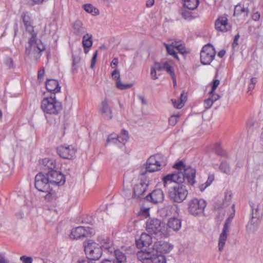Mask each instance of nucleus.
<instances>
[{
  "instance_id": "1",
  "label": "nucleus",
  "mask_w": 263,
  "mask_h": 263,
  "mask_svg": "<svg viewBox=\"0 0 263 263\" xmlns=\"http://www.w3.org/2000/svg\"><path fill=\"white\" fill-rule=\"evenodd\" d=\"M174 167L177 172L168 174L162 178L163 185L166 187L168 183L171 182L182 183L186 179L188 183L193 185L195 182L196 170L191 166L186 167L182 161L176 163Z\"/></svg>"
},
{
  "instance_id": "2",
  "label": "nucleus",
  "mask_w": 263,
  "mask_h": 263,
  "mask_svg": "<svg viewBox=\"0 0 263 263\" xmlns=\"http://www.w3.org/2000/svg\"><path fill=\"white\" fill-rule=\"evenodd\" d=\"M45 49V46L41 41H37L36 33H32L28 41V46L26 47L25 56L37 61L41 57L42 52Z\"/></svg>"
},
{
  "instance_id": "3",
  "label": "nucleus",
  "mask_w": 263,
  "mask_h": 263,
  "mask_svg": "<svg viewBox=\"0 0 263 263\" xmlns=\"http://www.w3.org/2000/svg\"><path fill=\"white\" fill-rule=\"evenodd\" d=\"M166 158L161 154H157L151 156L146 163V171L141 172V175L144 176L146 172H154L160 170L161 166L166 164Z\"/></svg>"
},
{
  "instance_id": "4",
  "label": "nucleus",
  "mask_w": 263,
  "mask_h": 263,
  "mask_svg": "<svg viewBox=\"0 0 263 263\" xmlns=\"http://www.w3.org/2000/svg\"><path fill=\"white\" fill-rule=\"evenodd\" d=\"M41 108L46 114L58 115L62 109L61 102L56 99L54 95L50 97L45 98L41 103Z\"/></svg>"
},
{
  "instance_id": "5",
  "label": "nucleus",
  "mask_w": 263,
  "mask_h": 263,
  "mask_svg": "<svg viewBox=\"0 0 263 263\" xmlns=\"http://www.w3.org/2000/svg\"><path fill=\"white\" fill-rule=\"evenodd\" d=\"M206 202L203 199L194 198L187 202V211L194 217H201L204 215V209Z\"/></svg>"
},
{
  "instance_id": "6",
  "label": "nucleus",
  "mask_w": 263,
  "mask_h": 263,
  "mask_svg": "<svg viewBox=\"0 0 263 263\" xmlns=\"http://www.w3.org/2000/svg\"><path fill=\"white\" fill-rule=\"evenodd\" d=\"M181 183H176L168 191V196L174 202L181 203L184 200L188 194L185 185Z\"/></svg>"
},
{
  "instance_id": "7",
  "label": "nucleus",
  "mask_w": 263,
  "mask_h": 263,
  "mask_svg": "<svg viewBox=\"0 0 263 263\" xmlns=\"http://www.w3.org/2000/svg\"><path fill=\"white\" fill-rule=\"evenodd\" d=\"M84 246V251L88 256L87 258L95 261L98 260L101 257L102 249L99 244L92 240H89Z\"/></svg>"
},
{
  "instance_id": "8",
  "label": "nucleus",
  "mask_w": 263,
  "mask_h": 263,
  "mask_svg": "<svg viewBox=\"0 0 263 263\" xmlns=\"http://www.w3.org/2000/svg\"><path fill=\"white\" fill-rule=\"evenodd\" d=\"M216 51L214 47L210 44L204 46L200 52V61L203 65L211 63L215 58Z\"/></svg>"
},
{
  "instance_id": "9",
  "label": "nucleus",
  "mask_w": 263,
  "mask_h": 263,
  "mask_svg": "<svg viewBox=\"0 0 263 263\" xmlns=\"http://www.w3.org/2000/svg\"><path fill=\"white\" fill-rule=\"evenodd\" d=\"M34 185L35 188L40 192H46L50 184L47 174L39 173L35 177Z\"/></svg>"
},
{
  "instance_id": "10",
  "label": "nucleus",
  "mask_w": 263,
  "mask_h": 263,
  "mask_svg": "<svg viewBox=\"0 0 263 263\" xmlns=\"http://www.w3.org/2000/svg\"><path fill=\"white\" fill-rule=\"evenodd\" d=\"M164 223L157 218H149L146 222L145 229L146 231L151 234H158L161 232Z\"/></svg>"
},
{
  "instance_id": "11",
  "label": "nucleus",
  "mask_w": 263,
  "mask_h": 263,
  "mask_svg": "<svg viewBox=\"0 0 263 263\" xmlns=\"http://www.w3.org/2000/svg\"><path fill=\"white\" fill-rule=\"evenodd\" d=\"M57 152L61 158L72 159L75 157L77 149L72 145L64 144L58 147Z\"/></svg>"
},
{
  "instance_id": "12",
  "label": "nucleus",
  "mask_w": 263,
  "mask_h": 263,
  "mask_svg": "<svg viewBox=\"0 0 263 263\" xmlns=\"http://www.w3.org/2000/svg\"><path fill=\"white\" fill-rule=\"evenodd\" d=\"M46 174L50 185L60 186L64 184L65 177L61 172L55 170H51Z\"/></svg>"
},
{
  "instance_id": "13",
  "label": "nucleus",
  "mask_w": 263,
  "mask_h": 263,
  "mask_svg": "<svg viewBox=\"0 0 263 263\" xmlns=\"http://www.w3.org/2000/svg\"><path fill=\"white\" fill-rule=\"evenodd\" d=\"M93 234V231L92 229L80 226L71 230L70 237L71 239H77L91 236Z\"/></svg>"
},
{
  "instance_id": "14",
  "label": "nucleus",
  "mask_w": 263,
  "mask_h": 263,
  "mask_svg": "<svg viewBox=\"0 0 263 263\" xmlns=\"http://www.w3.org/2000/svg\"><path fill=\"white\" fill-rule=\"evenodd\" d=\"M173 249V246L164 241H158L155 242L153 246V250L154 252L163 254L167 253Z\"/></svg>"
},
{
  "instance_id": "15",
  "label": "nucleus",
  "mask_w": 263,
  "mask_h": 263,
  "mask_svg": "<svg viewBox=\"0 0 263 263\" xmlns=\"http://www.w3.org/2000/svg\"><path fill=\"white\" fill-rule=\"evenodd\" d=\"M148 183L141 179V182L135 185L133 197L134 198H142L146 192Z\"/></svg>"
},
{
  "instance_id": "16",
  "label": "nucleus",
  "mask_w": 263,
  "mask_h": 263,
  "mask_svg": "<svg viewBox=\"0 0 263 263\" xmlns=\"http://www.w3.org/2000/svg\"><path fill=\"white\" fill-rule=\"evenodd\" d=\"M100 112L101 115L107 120H110L112 118V112L109 106L108 101L107 99H104L100 105Z\"/></svg>"
},
{
  "instance_id": "17",
  "label": "nucleus",
  "mask_w": 263,
  "mask_h": 263,
  "mask_svg": "<svg viewBox=\"0 0 263 263\" xmlns=\"http://www.w3.org/2000/svg\"><path fill=\"white\" fill-rule=\"evenodd\" d=\"M147 201H150L154 203L162 202L164 198L163 191L161 189H156L146 196Z\"/></svg>"
},
{
  "instance_id": "18",
  "label": "nucleus",
  "mask_w": 263,
  "mask_h": 263,
  "mask_svg": "<svg viewBox=\"0 0 263 263\" xmlns=\"http://www.w3.org/2000/svg\"><path fill=\"white\" fill-rule=\"evenodd\" d=\"M143 251L145 254L148 255L147 258L152 263H166V258L164 255L154 252V251L147 250Z\"/></svg>"
},
{
  "instance_id": "19",
  "label": "nucleus",
  "mask_w": 263,
  "mask_h": 263,
  "mask_svg": "<svg viewBox=\"0 0 263 263\" xmlns=\"http://www.w3.org/2000/svg\"><path fill=\"white\" fill-rule=\"evenodd\" d=\"M99 241H100L102 249V251H107L109 253H112L115 250L113 247V242L111 240L107 237L100 236L99 237Z\"/></svg>"
},
{
  "instance_id": "20",
  "label": "nucleus",
  "mask_w": 263,
  "mask_h": 263,
  "mask_svg": "<svg viewBox=\"0 0 263 263\" xmlns=\"http://www.w3.org/2000/svg\"><path fill=\"white\" fill-rule=\"evenodd\" d=\"M152 242V238L151 235L145 233H142L139 239L136 240V243L138 248L149 247Z\"/></svg>"
},
{
  "instance_id": "21",
  "label": "nucleus",
  "mask_w": 263,
  "mask_h": 263,
  "mask_svg": "<svg viewBox=\"0 0 263 263\" xmlns=\"http://www.w3.org/2000/svg\"><path fill=\"white\" fill-rule=\"evenodd\" d=\"M21 18L25 26L26 29L31 35L32 33H35L32 26V21L31 19L30 14L28 12H23L21 14Z\"/></svg>"
},
{
  "instance_id": "22",
  "label": "nucleus",
  "mask_w": 263,
  "mask_h": 263,
  "mask_svg": "<svg viewBox=\"0 0 263 263\" xmlns=\"http://www.w3.org/2000/svg\"><path fill=\"white\" fill-rule=\"evenodd\" d=\"M215 28L219 31L226 32L230 29V26L228 23L226 16L219 17L215 22Z\"/></svg>"
},
{
  "instance_id": "23",
  "label": "nucleus",
  "mask_w": 263,
  "mask_h": 263,
  "mask_svg": "<svg viewBox=\"0 0 263 263\" xmlns=\"http://www.w3.org/2000/svg\"><path fill=\"white\" fill-rule=\"evenodd\" d=\"M111 76L113 79L116 80V87L119 89H126L132 87L133 86V84H124L121 82L120 80V71L117 69H115L112 71Z\"/></svg>"
},
{
  "instance_id": "24",
  "label": "nucleus",
  "mask_w": 263,
  "mask_h": 263,
  "mask_svg": "<svg viewBox=\"0 0 263 263\" xmlns=\"http://www.w3.org/2000/svg\"><path fill=\"white\" fill-rule=\"evenodd\" d=\"M46 87L48 91L52 92L54 95L55 93L60 92L61 90L58 81L54 79L47 80L46 83Z\"/></svg>"
},
{
  "instance_id": "25",
  "label": "nucleus",
  "mask_w": 263,
  "mask_h": 263,
  "mask_svg": "<svg viewBox=\"0 0 263 263\" xmlns=\"http://www.w3.org/2000/svg\"><path fill=\"white\" fill-rule=\"evenodd\" d=\"M260 222V216H252L251 220L247 226V229L249 232H255Z\"/></svg>"
},
{
  "instance_id": "26",
  "label": "nucleus",
  "mask_w": 263,
  "mask_h": 263,
  "mask_svg": "<svg viewBox=\"0 0 263 263\" xmlns=\"http://www.w3.org/2000/svg\"><path fill=\"white\" fill-rule=\"evenodd\" d=\"M44 192L46 193L44 196V199L47 202H54L58 198L57 191L52 187H49L46 192Z\"/></svg>"
},
{
  "instance_id": "27",
  "label": "nucleus",
  "mask_w": 263,
  "mask_h": 263,
  "mask_svg": "<svg viewBox=\"0 0 263 263\" xmlns=\"http://www.w3.org/2000/svg\"><path fill=\"white\" fill-rule=\"evenodd\" d=\"M40 164L42 165L43 169H48L49 171L54 170L56 164L54 160L49 158H45L42 160Z\"/></svg>"
},
{
  "instance_id": "28",
  "label": "nucleus",
  "mask_w": 263,
  "mask_h": 263,
  "mask_svg": "<svg viewBox=\"0 0 263 263\" xmlns=\"http://www.w3.org/2000/svg\"><path fill=\"white\" fill-rule=\"evenodd\" d=\"M167 227L174 231H178L181 227L180 219L176 218H171L167 222Z\"/></svg>"
},
{
  "instance_id": "29",
  "label": "nucleus",
  "mask_w": 263,
  "mask_h": 263,
  "mask_svg": "<svg viewBox=\"0 0 263 263\" xmlns=\"http://www.w3.org/2000/svg\"><path fill=\"white\" fill-rule=\"evenodd\" d=\"M249 9L245 8L243 5L241 4L237 5L234 8V15H239L243 14L244 17H246L249 14Z\"/></svg>"
},
{
  "instance_id": "30",
  "label": "nucleus",
  "mask_w": 263,
  "mask_h": 263,
  "mask_svg": "<svg viewBox=\"0 0 263 263\" xmlns=\"http://www.w3.org/2000/svg\"><path fill=\"white\" fill-rule=\"evenodd\" d=\"M73 33L77 35H81L85 32V28L83 24L79 20L76 21L73 25Z\"/></svg>"
},
{
  "instance_id": "31",
  "label": "nucleus",
  "mask_w": 263,
  "mask_h": 263,
  "mask_svg": "<svg viewBox=\"0 0 263 263\" xmlns=\"http://www.w3.org/2000/svg\"><path fill=\"white\" fill-rule=\"evenodd\" d=\"M113 252L116 258V263H125L126 257L122 251L119 250H115Z\"/></svg>"
},
{
  "instance_id": "32",
  "label": "nucleus",
  "mask_w": 263,
  "mask_h": 263,
  "mask_svg": "<svg viewBox=\"0 0 263 263\" xmlns=\"http://www.w3.org/2000/svg\"><path fill=\"white\" fill-rule=\"evenodd\" d=\"M228 233V232H227L222 231V232L220 235L218 243V249L220 251H222L223 249L224 246L227 239Z\"/></svg>"
},
{
  "instance_id": "33",
  "label": "nucleus",
  "mask_w": 263,
  "mask_h": 263,
  "mask_svg": "<svg viewBox=\"0 0 263 263\" xmlns=\"http://www.w3.org/2000/svg\"><path fill=\"white\" fill-rule=\"evenodd\" d=\"M199 0H184V5L190 10H194L199 5Z\"/></svg>"
},
{
  "instance_id": "34",
  "label": "nucleus",
  "mask_w": 263,
  "mask_h": 263,
  "mask_svg": "<svg viewBox=\"0 0 263 263\" xmlns=\"http://www.w3.org/2000/svg\"><path fill=\"white\" fill-rule=\"evenodd\" d=\"M179 100V102L178 104H176L177 100L176 99H172V102L174 107L178 109L181 108L184 106L186 101V97L184 96L183 93H181Z\"/></svg>"
},
{
  "instance_id": "35",
  "label": "nucleus",
  "mask_w": 263,
  "mask_h": 263,
  "mask_svg": "<svg viewBox=\"0 0 263 263\" xmlns=\"http://www.w3.org/2000/svg\"><path fill=\"white\" fill-rule=\"evenodd\" d=\"M137 258L138 260L141 262V263H152L151 260L147 258L148 255L144 254L143 251H138L137 253Z\"/></svg>"
},
{
  "instance_id": "36",
  "label": "nucleus",
  "mask_w": 263,
  "mask_h": 263,
  "mask_svg": "<svg viewBox=\"0 0 263 263\" xmlns=\"http://www.w3.org/2000/svg\"><path fill=\"white\" fill-rule=\"evenodd\" d=\"M214 180V175L213 174L209 175L206 182L199 185L200 191L201 192L203 191L207 187L211 185Z\"/></svg>"
},
{
  "instance_id": "37",
  "label": "nucleus",
  "mask_w": 263,
  "mask_h": 263,
  "mask_svg": "<svg viewBox=\"0 0 263 263\" xmlns=\"http://www.w3.org/2000/svg\"><path fill=\"white\" fill-rule=\"evenodd\" d=\"M83 8L87 12L91 13L92 15H97L99 13V10L94 7L91 4H85L83 6Z\"/></svg>"
},
{
  "instance_id": "38",
  "label": "nucleus",
  "mask_w": 263,
  "mask_h": 263,
  "mask_svg": "<svg viewBox=\"0 0 263 263\" xmlns=\"http://www.w3.org/2000/svg\"><path fill=\"white\" fill-rule=\"evenodd\" d=\"M92 35L87 33L83 37V45L84 47L90 48L92 45Z\"/></svg>"
},
{
  "instance_id": "39",
  "label": "nucleus",
  "mask_w": 263,
  "mask_h": 263,
  "mask_svg": "<svg viewBox=\"0 0 263 263\" xmlns=\"http://www.w3.org/2000/svg\"><path fill=\"white\" fill-rule=\"evenodd\" d=\"M164 45L165 46L167 52L169 54L172 55L174 58L178 60L179 58L177 53L175 50V46H173V43L171 45L164 43Z\"/></svg>"
},
{
  "instance_id": "40",
  "label": "nucleus",
  "mask_w": 263,
  "mask_h": 263,
  "mask_svg": "<svg viewBox=\"0 0 263 263\" xmlns=\"http://www.w3.org/2000/svg\"><path fill=\"white\" fill-rule=\"evenodd\" d=\"M128 139V133L125 129H122L119 136H118V141L119 143L125 144Z\"/></svg>"
},
{
  "instance_id": "41",
  "label": "nucleus",
  "mask_w": 263,
  "mask_h": 263,
  "mask_svg": "<svg viewBox=\"0 0 263 263\" xmlns=\"http://www.w3.org/2000/svg\"><path fill=\"white\" fill-rule=\"evenodd\" d=\"M220 170L224 174L229 175L231 172L230 164L226 161H222L219 166Z\"/></svg>"
},
{
  "instance_id": "42",
  "label": "nucleus",
  "mask_w": 263,
  "mask_h": 263,
  "mask_svg": "<svg viewBox=\"0 0 263 263\" xmlns=\"http://www.w3.org/2000/svg\"><path fill=\"white\" fill-rule=\"evenodd\" d=\"M163 69L165 70L170 75L173 80L175 81V74L173 70V67L167 63L163 64Z\"/></svg>"
},
{
  "instance_id": "43",
  "label": "nucleus",
  "mask_w": 263,
  "mask_h": 263,
  "mask_svg": "<svg viewBox=\"0 0 263 263\" xmlns=\"http://www.w3.org/2000/svg\"><path fill=\"white\" fill-rule=\"evenodd\" d=\"M118 136L115 134H110L108 136L106 141V144L109 143H112L115 144H118Z\"/></svg>"
},
{
  "instance_id": "44",
  "label": "nucleus",
  "mask_w": 263,
  "mask_h": 263,
  "mask_svg": "<svg viewBox=\"0 0 263 263\" xmlns=\"http://www.w3.org/2000/svg\"><path fill=\"white\" fill-rule=\"evenodd\" d=\"M173 46H175V49L181 54H184L186 52V48L183 45L178 44L176 42H173Z\"/></svg>"
},
{
  "instance_id": "45",
  "label": "nucleus",
  "mask_w": 263,
  "mask_h": 263,
  "mask_svg": "<svg viewBox=\"0 0 263 263\" xmlns=\"http://www.w3.org/2000/svg\"><path fill=\"white\" fill-rule=\"evenodd\" d=\"M72 71L76 70L78 67V64L80 61V58L78 56H75L74 55H72Z\"/></svg>"
},
{
  "instance_id": "46",
  "label": "nucleus",
  "mask_w": 263,
  "mask_h": 263,
  "mask_svg": "<svg viewBox=\"0 0 263 263\" xmlns=\"http://www.w3.org/2000/svg\"><path fill=\"white\" fill-rule=\"evenodd\" d=\"M179 114H176L172 115L169 118L168 122L170 125L174 126L177 122L178 119L180 117Z\"/></svg>"
},
{
  "instance_id": "47",
  "label": "nucleus",
  "mask_w": 263,
  "mask_h": 263,
  "mask_svg": "<svg viewBox=\"0 0 263 263\" xmlns=\"http://www.w3.org/2000/svg\"><path fill=\"white\" fill-rule=\"evenodd\" d=\"M20 259L22 263H32L33 261V258L31 257L25 255L21 256Z\"/></svg>"
},
{
  "instance_id": "48",
  "label": "nucleus",
  "mask_w": 263,
  "mask_h": 263,
  "mask_svg": "<svg viewBox=\"0 0 263 263\" xmlns=\"http://www.w3.org/2000/svg\"><path fill=\"white\" fill-rule=\"evenodd\" d=\"M213 102L212 100H211L210 98H208L207 99H205L204 101V106L205 109H209L213 105Z\"/></svg>"
},
{
  "instance_id": "49",
  "label": "nucleus",
  "mask_w": 263,
  "mask_h": 263,
  "mask_svg": "<svg viewBox=\"0 0 263 263\" xmlns=\"http://www.w3.org/2000/svg\"><path fill=\"white\" fill-rule=\"evenodd\" d=\"M219 83L220 81L218 80H214L212 83L211 90L209 92V93H213L218 86L219 85Z\"/></svg>"
},
{
  "instance_id": "50",
  "label": "nucleus",
  "mask_w": 263,
  "mask_h": 263,
  "mask_svg": "<svg viewBox=\"0 0 263 263\" xmlns=\"http://www.w3.org/2000/svg\"><path fill=\"white\" fill-rule=\"evenodd\" d=\"M98 52L97 51H96V52L94 53L93 57L91 59V65L90 67L91 68H93L95 67V65L96 64V61H97V57Z\"/></svg>"
},
{
  "instance_id": "51",
  "label": "nucleus",
  "mask_w": 263,
  "mask_h": 263,
  "mask_svg": "<svg viewBox=\"0 0 263 263\" xmlns=\"http://www.w3.org/2000/svg\"><path fill=\"white\" fill-rule=\"evenodd\" d=\"M181 14L182 16L186 20L190 19L191 17L190 12L186 10L182 11Z\"/></svg>"
},
{
  "instance_id": "52",
  "label": "nucleus",
  "mask_w": 263,
  "mask_h": 263,
  "mask_svg": "<svg viewBox=\"0 0 263 263\" xmlns=\"http://www.w3.org/2000/svg\"><path fill=\"white\" fill-rule=\"evenodd\" d=\"M230 223H231V221L229 219H228L224 222L222 231L227 232H229V228Z\"/></svg>"
},
{
  "instance_id": "53",
  "label": "nucleus",
  "mask_w": 263,
  "mask_h": 263,
  "mask_svg": "<svg viewBox=\"0 0 263 263\" xmlns=\"http://www.w3.org/2000/svg\"><path fill=\"white\" fill-rule=\"evenodd\" d=\"M260 216L258 206L256 207H252V216Z\"/></svg>"
},
{
  "instance_id": "54",
  "label": "nucleus",
  "mask_w": 263,
  "mask_h": 263,
  "mask_svg": "<svg viewBox=\"0 0 263 263\" xmlns=\"http://www.w3.org/2000/svg\"><path fill=\"white\" fill-rule=\"evenodd\" d=\"M152 67L154 68L156 71H161L163 69V65H162L159 63H155L154 66Z\"/></svg>"
},
{
  "instance_id": "55",
  "label": "nucleus",
  "mask_w": 263,
  "mask_h": 263,
  "mask_svg": "<svg viewBox=\"0 0 263 263\" xmlns=\"http://www.w3.org/2000/svg\"><path fill=\"white\" fill-rule=\"evenodd\" d=\"M260 13L258 11L254 12L252 15V19L255 21H258L260 18Z\"/></svg>"
},
{
  "instance_id": "56",
  "label": "nucleus",
  "mask_w": 263,
  "mask_h": 263,
  "mask_svg": "<svg viewBox=\"0 0 263 263\" xmlns=\"http://www.w3.org/2000/svg\"><path fill=\"white\" fill-rule=\"evenodd\" d=\"M209 94L211 95V97L209 98L212 100L213 102L217 101L219 98V96L216 93H215L214 92L212 93Z\"/></svg>"
},
{
  "instance_id": "57",
  "label": "nucleus",
  "mask_w": 263,
  "mask_h": 263,
  "mask_svg": "<svg viewBox=\"0 0 263 263\" xmlns=\"http://www.w3.org/2000/svg\"><path fill=\"white\" fill-rule=\"evenodd\" d=\"M151 76L152 77V79L153 80H156L158 79V77H157L156 74V70L154 68H153L151 67Z\"/></svg>"
},
{
  "instance_id": "58",
  "label": "nucleus",
  "mask_w": 263,
  "mask_h": 263,
  "mask_svg": "<svg viewBox=\"0 0 263 263\" xmlns=\"http://www.w3.org/2000/svg\"><path fill=\"white\" fill-rule=\"evenodd\" d=\"M239 37H240V36H239V34H237L235 36L233 42L232 43V46L233 48H234L235 47H236V46L238 45L237 42H238V40Z\"/></svg>"
},
{
  "instance_id": "59",
  "label": "nucleus",
  "mask_w": 263,
  "mask_h": 263,
  "mask_svg": "<svg viewBox=\"0 0 263 263\" xmlns=\"http://www.w3.org/2000/svg\"><path fill=\"white\" fill-rule=\"evenodd\" d=\"M44 73H45V70H44V68H43L42 69H41L40 70H39L38 71V73H37V78L38 79H41L44 75Z\"/></svg>"
},
{
  "instance_id": "60",
  "label": "nucleus",
  "mask_w": 263,
  "mask_h": 263,
  "mask_svg": "<svg viewBox=\"0 0 263 263\" xmlns=\"http://www.w3.org/2000/svg\"><path fill=\"white\" fill-rule=\"evenodd\" d=\"M78 263H95V261L90 259H82L78 261Z\"/></svg>"
},
{
  "instance_id": "61",
  "label": "nucleus",
  "mask_w": 263,
  "mask_h": 263,
  "mask_svg": "<svg viewBox=\"0 0 263 263\" xmlns=\"http://www.w3.org/2000/svg\"><path fill=\"white\" fill-rule=\"evenodd\" d=\"M118 64V59L117 58H114V59H113V60H112V61H111V62L110 63V66H111V67L114 68L116 66H117Z\"/></svg>"
},
{
  "instance_id": "62",
  "label": "nucleus",
  "mask_w": 263,
  "mask_h": 263,
  "mask_svg": "<svg viewBox=\"0 0 263 263\" xmlns=\"http://www.w3.org/2000/svg\"><path fill=\"white\" fill-rule=\"evenodd\" d=\"M0 263H8V260H7L5 256L0 254Z\"/></svg>"
},
{
  "instance_id": "63",
  "label": "nucleus",
  "mask_w": 263,
  "mask_h": 263,
  "mask_svg": "<svg viewBox=\"0 0 263 263\" xmlns=\"http://www.w3.org/2000/svg\"><path fill=\"white\" fill-rule=\"evenodd\" d=\"M215 151L216 154L218 155L222 156L224 155V152L219 147L216 148Z\"/></svg>"
},
{
  "instance_id": "64",
  "label": "nucleus",
  "mask_w": 263,
  "mask_h": 263,
  "mask_svg": "<svg viewBox=\"0 0 263 263\" xmlns=\"http://www.w3.org/2000/svg\"><path fill=\"white\" fill-rule=\"evenodd\" d=\"M6 63L10 67L12 66L13 65V61L11 58H7L6 60Z\"/></svg>"
}]
</instances>
